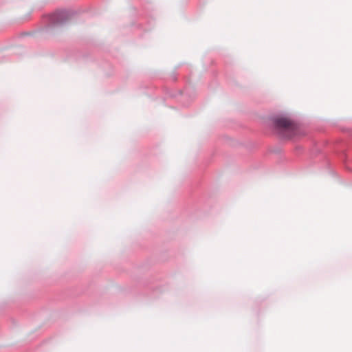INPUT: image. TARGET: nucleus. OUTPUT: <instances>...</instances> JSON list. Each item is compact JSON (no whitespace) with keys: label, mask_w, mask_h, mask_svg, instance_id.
I'll use <instances>...</instances> for the list:
<instances>
[{"label":"nucleus","mask_w":352,"mask_h":352,"mask_svg":"<svg viewBox=\"0 0 352 352\" xmlns=\"http://www.w3.org/2000/svg\"><path fill=\"white\" fill-rule=\"evenodd\" d=\"M72 13L67 10H58L52 13L48 16V20L52 25H59L65 23L71 17Z\"/></svg>","instance_id":"obj_2"},{"label":"nucleus","mask_w":352,"mask_h":352,"mask_svg":"<svg viewBox=\"0 0 352 352\" xmlns=\"http://www.w3.org/2000/svg\"><path fill=\"white\" fill-rule=\"evenodd\" d=\"M274 127L278 130L293 133L296 129V124L285 116H278L273 118Z\"/></svg>","instance_id":"obj_1"}]
</instances>
